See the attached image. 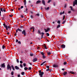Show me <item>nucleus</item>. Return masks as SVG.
<instances>
[{
  "instance_id": "obj_45",
  "label": "nucleus",
  "mask_w": 77,
  "mask_h": 77,
  "mask_svg": "<svg viewBox=\"0 0 77 77\" xmlns=\"http://www.w3.org/2000/svg\"><path fill=\"white\" fill-rule=\"evenodd\" d=\"M18 44H21V42L20 41H19L18 42Z\"/></svg>"
},
{
  "instance_id": "obj_19",
  "label": "nucleus",
  "mask_w": 77,
  "mask_h": 77,
  "mask_svg": "<svg viewBox=\"0 0 77 77\" xmlns=\"http://www.w3.org/2000/svg\"><path fill=\"white\" fill-rule=\"evenodd\" d=\"M49 9H50V8H49V7L47 8H45V9L46 10H49Z\"/></svg>"
},
{
  "instance_id": "obj_49",
  "label": "nucleus",
  "mask_w": 77,
  "mask_h": 77,
  "mask_svg": "<svg viewBox=\"0 0 77 77\" xmlns=\"http://www.w3.org/2000/svg\"><path fill=\"white\" fill-rule=\"evenodd\" d=\"M46 68H48V69H49L50 67H49L48 66H47Z\"/></svg>"
},
{
  "instance_id": "obj_3",
  "label": "nucleus",
  "mask_w": 77,
  "mask_h": 77,
  "mask_svg": "<svg viewBox=\"0 0 77 77\" xmlns=\"http://www.w3.org/2000/svg\"><path fill=\"white\" fill-rule=\"evenodd\" d=\"M22 33L24 36H26V30H23L22 31Z\"/></svg>"
},
{
  "instance_id": "obj_16",
  "label": "nucleus",
  "mask_w": 77,
  "mask_h": 77,
  "mask_svg": "<svg viewBox=\"0 0 77 77\" xmlns=\"http://www.w3.org/2000/svg\"><path fill=\"white\" fill-rule=\"evenodd\" d=\"M46 61H44L43 63H41V66L43 65H44V63H46Z\"/></svg>"
},
{
  "instance_id": "obj_39",
  "label": "nucleus",
  "mask_w": 77,
  "mask_h": 77,
  "mask_svg": "<svg viewBox=\"0 0 77 77\" xmlns=\"http://www.w3.org/2000/svg\"><path fill=\"white\" fill-rule=\"evenodd\" d=\"M32 69V68L30 67H29L28 68V70H31Z\"/></svg>"
},
{
  "instance_id": "obj_54",
  "label": "nucleus",
  "mask_w": 77,
  "mask_h": 77,
  "mask_svg": "<svg viewBox=\"0 0 77 77\" xmlns=\"http://www.w3.org/2000/svg\"><path fill=\"white\" fill-rule=\"evenodd\" d=\"M33 32H34V31H35V28H34L33 29Z\"/></svg>"
},
{
  "instance_id": "obj_22",
  "label": "nucleus",
  "mask_w": 77,
  "mask_h": 77,
  "mask_svg": "<svg viewBox=\"0 0 77 77\" xmlns=\"http://www.w3.org/2000/svg\"><path fill=\"white\" fill-rule=\"evenodd\" d=\"M30 56H33L34 55V54H33V53H30Z\"/></svg>"
},
{
  "instance_id": "obj_11",
  "label": "nucleus",
  "mask_w": 77,
  "mask_h": 77,
  "mask_svg": "<svg viewBox=\"0 0 77 77\" xmlns=\"http://www.w3.org/2000/svg\"><path fill=\"white\" fill-rule=\"evenodd\" d=\"M41 35H41L42 38H43V35H44V33L42 32V33H41Z\"/></svg>"
},
{
  "instance_id": "obj_57",
  "label": "nucleus",
  "mask_w": 77,
  "mask_h": 77,
  "mask_svg": "<svg viewBox=\"0 0 77 77\" xmlns=\"http://www.w3.org/2000/svg\"><path fill=\"white\" fill-rule=\"evenodd\" d=\"M28 10V9H27V8L26 7V11H27Z\"/></svg>"
},
{
  "instance_id": "obj_2",
  "label": "nucleus",
  "mask_w": 77,
  "mask_h": 77,
  "mask_svg": "<svg viewBox=\"0 0 77 77\" xmlns=\"http://www.w3.org/2000/svg\"><path fill=\"white\" fill-rule=\"evenodd\" d=\"M3 25L5 27L7 30H8V29H10V26H7L6 25V24L3 23Z\"/></svg>"
},
{
  "instance_id": "obj_12",
  "label": "nucleus",
  "mask_w": 77,
  "mask_h": 77,
  "mask_svg": "<svg viewBox=\"0 0 77 77\" xmlns=\"http://www.w3.org/2000/svg\"><path fill=\"white\" fill-rule=\"evenodd\" d=\"M15 69H20V68H19V67L17 66H15Z\"/></svg>"
},
{
  "instance_id": "obj_9",
  "label": "nucleus",
  "mask_w": 77,
  "mask_h": 77,
  "mask_svg": "<svg viewBox=\"0 0 77 77\" xmlns=\"http://www.w3.org/2000/svg\"><path fill=\"white\" fill-rule=\"evenodd\" d=\"M2 48L3 50H5V49H6V46L4 45H3L2 47Z\"/></svg>"
},
{
  "instance_id": "obj_43",
  "label": "nucleus",
  "mask_w": 77,
  "mask_h": 77,
  "mask_svg": "<svg viewBox=\"0 0 77 77\" xmlns=\"http://www.w3.org/2000/svg\"><path fill=\"white\" fill-rule=\"evenodd\" d=\"M36 15H37V17H39V14H36Z\"/></svg>"
},
{
  "instance_id": "obj_31",
  "label": "nucleus",
  "mask_w": 77,
  "mask_h": 77,
  "mask_svg": "<svg viewBox=\"0 0 77 77\" xmlns=\"http://www.w3.org/2000/svg\"><path fill=\"white\" fill-rule=\"evenodd\" d=\"M44 47V48H45V49H47V46H46V45H45H45Z\"/></svg>"
},
{
  "instance_id": "obj_38",
  "label": "nucleus",
  "mask_w": 77,
  "mask_h": 77,
  "mask_svg": "<svg viewBox=\"0 0 77 77\" xmlns=\"http://www.w3.org/2000/svg\"><path fill=\"white\" fill-rule=\"evenodd\" d=\"M41 54L42 55V56L44 55V54L43 52H42L41 53Z\"/></svg>"
},
{
  "instance_id": "obj_51",
  "label": "nucleus",
  "mask_w": 77,
  "mask_h": 77,
  "mask_svg": "<svg viewBox=\"0 0 77 77\" xmlns=\"http://www.w3.org/2000/svg\"><path fill=\"white\" fill-rule=\"evenodd\" d=\"M65 21H64L62 23V24H65Z\"/></svg>"
},
{
  "instance_id": "obj_4",
  "label": "nucleus",
  "mask_w": 77,
  "mask_h": 77,
  "mask_svg": "<svg viewBox=\"0 0 77 77\" xmlns=\"http://www.w3.org/2000/svg\"><path fill=\"white\" fill-rule=\"evenodd\" d=\"M7 69H9L10 71H11V66H10V65H9V64H8L7 66Z\"/></svg>"
},
{
  "instance_id": "obj_60",
  "label": "nucleus",
  "mask_w": 77,
  "mask_h": 77,
  "mask_svg": "<svg viewBox=\"0 0 77 77\" xmlns=\"http://www.w3.org/2000/svg\"><path fill=\"white\" fill-rule=\"evenodd\" d=\"M60 15H62V12H61L60 13Z\"/></svg>"
},
{
  "instance_id": "obj_15",
  "label": "nucleus",
  "mask_w": 77,
  "mask_h": 77,
  "mask_svg": "<svg viewBox=\"0 0 77 77\" xmlns=\"http://www.w3.org/2000/svg\"><path fill=\"white\" fill-rule=\"evenodd\" d=\"M17 30H18L19 32H22V30H21V29H19V28L17 29Z\"/></svg>"
},
{
  "instance_id": "obj_18",
  "label": "nucleus",
  "mask_w": 77,
  "mask_h": 77,
  "mask_svg": "<svg viewBox=\"0 0 77 77\" xmlns=\"http://www.w3.org/2000/svg\"><path fill=\"white\" fill-rule=\"evenodd\" d=\"M67 74V72H64L63 73V75H66V74Z\"/></svg>"
},
{
  "instance_id": "obj_46",
  "label": "nucleus",
  "mask_w": 77,
  "mask_h": 77,
  "mask_svg": "<svg viewBox=\"0 0 77 77\" xmlns=\"http://www.w3.org/2000/svg\"><path fill=\"white\" fill-rule=\"evenodd\" d=\"M65 16H63V20L65 19Z\"/></svg>"
},
{
  "instance_id": "obj_32",
  "label": "nucleus",
  "mask_w": 77,
  "mask_h": 77,
  "mask_svg": "<svg viewBox=\"0 0 77 77\" xmlns=\"http://www.w3.org/2000/svg\"><path fill=\"white\" fill-rule=\"evenodd\" d=\"M42 57L43 59H45V55H43Z\"/></svg>"
},
{
  "instance_id": "obj_29",
  "label": "nucleus",
  "mask_w": 77,
  "mask_h": 77,
  "mask_svg": "<svg viewBox=\"0 0 77 77\" xmlns=\"http://www.w3.org/2000/svg\"><path fill=\"white\" fill-rule=\"evenodd\" d=\"M2 12H3V8H1L0 10Z\"/></svg>"
},
{
  "instance_id": "obj_27",
  "label": "nucleus",
  "mask_w": 77,
  "mask_h": 77,
  "mask_svg": "<svg viewBox=\"0 0 77 77\" xmlns=\"http://www.w3.org/2000/svg\"><path fill=\"white\" fill-rule=\"evenodd\" d=\"M46 34L47 35V36H50V34L48 33H47Z\"/></svg>"
},
{
  "instance_id": "obj_47",
  "label": "nucleus",
  "mask_w": 77,
  "mask_h": 77,
  "mask_svg": "<svg viewBox=\"0 0 77 77\" xmlns=\"http://www.w3.org/2000/svg\"><path fill=\"white\" fill-rule=\"evenodd\" d=\"M51 2V0H49L48 2V3H49Z\"/></svg>"
},
{
  "instance_id": "obj_6",
  "label": "nucleus",
  "mask_w": 77,
  "mask_h": 77,
  "mask_svg": "<svg viewBox=\"0 0 77 77\" xmlns=\"http://www.w3.org/2000/svg\"><path fill=\"white\" fill-rule=\"evenodd\" d=\"M38 60V59L37 58H35L34 59L32 60L33 62H36V61Z\"/></svg>"
},
{
  "instance_id": "obj_30",
  "label": "nucleus",
  "mask_w": 77,
  "mask_h": 77,
  "mask_svg": "<svg viewBox=\"0 0 77 77\" xmlns=\"http://www.w3.org/2000/svg\"><path fill=\"white\" fill-rule=\"evenodd\" d=\"M24 16L23 15H21L20 16V17L22 18H24Z\"/></svg>"
},
{
  "instance_id": "obj_50",
  "label": "nucleus",
  "mask_w": 77,
  "mask_h": 77,
  "mask_svg": "<svg viewBox=\"0 0 77 77\" xmlns=\"http://www.w3.org/2000/svg\"><path fill=\"white\" fill-rule=\"evenodd\" d=\"M3 11H4V12H6V10H5V9L4 8L3 9Z\"/></svg>"
},
{
  "instance_id": "obj_55",
  "label": "nucleus",
  "mask_w": 77,
  "mask_h": 77,
  "mask_svg": "<svg viewBox=\"0 0 77 77\" xmlns=\"http://www.w3.org/2000/svg\"><path fill=\"white\" fill-rule=\"evenodd\" d=\"M23 6H21L20 7V9H23Z\"/></svg>"
},
{
  "instance_id": "obj_64",
  "label": "nucleus",
  "mask_w": 77,
  "mask_h": 77,
  "mask_svg": "<svg viewBox=\"0 0 77 77\" xmlns=\"http://www.w3.org/2000/svg\"><path fill=\"white\" fill-rule=\"evenodd\" d=\"M15 36H17V33L14 34V35Z\"/></svg>"
},
{
  "instance_id": "obj_61",
  "label": "nucleus",
  "mask_w": 77,
  "mask_h": 77,
  "mask_svg": "<svg viewBox=\"0 0 77 77\" xmlns=\"http://www.w3.org/2000/svg\"><path fill=\"white\" fill-rule=\"evenodd\" d=\"M71 11H74V10H73V9H72V8H71Z\"/></svg>"
},
{
  "instance_id": "obj_53",
  "label": "nucleus",
  "mask_w": 77,
  "mask_h": 77,
  "mask_svg": "<svg viewBox=\"0 0 77 77\" xmlns=\"http://www.w3.org/2000/svg\"><path fill=\"white\" fill-rule=\"evenodd\" d=\"M48 31H49L50 30V28H48L47 29Z\"/></svg>"
},
{
  "instance_id": "obj_42",
  "label": "nucleus",
  "mask_w": 77,
  "mask_h": 77,
  "mask_svg": "<svg viewBox=\"0 0 77 77\" xmlns=\"http://www.w3.org/2000/svg\"><path fill=\"white\" fill-rule=\"evenodd\" d=\"M18 42V40L16 39V42L17 43V42Z\"/></svg>"
},
{
  "instance_id": "obj_56",
  "label": "nucleus",
  "mask_w": 77,
  "mask_h": 77,
  "mask_svg": "<svg viewBox=\"0 0 77 77\" xmlns=\"http://www.w3.org/2000/svg\"><path fill=\"white\" fill-rule=\"evenodd\" d=\"M23 20L24 21H26V19H25V18H24L23 19Z\"/></svg>"
},
{
  "instance_id": "obj_1",
  "label": "nucleus",
  "mask_w": 77,
  "mask_h": 77,
  "mask_svg": "<svg viewBox=\"0 0 77 77\" xmlns=\"http://www.w3.org/2000/svg\"><path fill=\"white\" fill-rule=\"evenodd\" d=\"M39 75H40V77H42V76L43 75V74H44V73L43 72H41V70H40L39 71Z\"/></svg>"
},
{
  "instance_id": "obj_5",
  "label": "nucleus",
  "mask_w": 77,
  "mask_h": 77,
  "mask_svg": "<svg viewBox=\"0 0 77 77\" xmlns=\"http://www.w3.org/2000/svg\"><path fill=\"white\" fill-rule=\"evenodd\" d=\"M77 0H75V1H73V6H75V5H77Z\"/></svg>"
},
{
  "instance_id": "obj_63",
  "label": "nucleus",
  "mask_w": 77,
  "mask_h": 77,
  "mask_svg": "<svg viewBox=\"0 0 77 77\" xmlns=\"http://www.w3.org/2000/svg\"><path fill=\"white\" fill-rule=\"evenodd\" d=\"M49 70V69H46V71H48Z\"/></svg>"
},
{
  "instance_id": "obj_23",
  "label": "nucleus",
  "mask_w": 77,
  "mask_h": 77,
  "mask_svg": "<svg viewBox=\"0 0 77 77\" xmlns=\"http://www.w3.org/2000/svg\"><path fill=\"white\" fill-rule=\"evenodd\" d=\"M60 27V25H58V26H57V29H58V28H59Z\"/></svg>"
},
{
  "instance_id": "obj_8",
  "label": "nucleus",
  "mask_w": 77,
  "mask_h": 77,
  "mask_svg": "<svg viewBox=\"0 0 77 77\" xmlns=\"http://www.w3.org/2000/svg\"><path fill=\"white\" fill-rule=\"evenodd\" d=\"M61 48H65V45L63 44L62 45H61Z\"/></svg>"
},
{
  "instance_id": "obj_59",
  "label": "nucleus",
  "mask_w": 77,
  "mask_h": 77,
  "mask_svg": "<svg viewBox=\"0 0 77 77\" xmlns=\"http://www.w3.org/2000/svg\"><path fill=\"white\" fill-rule=\"evenodd\" d=\"M34 27H32L31 28H30V30H32V29H33Z\"/></svg>"
},
{
  "instance_id": "obj_37",
  "label": "nucleus",
  "mask_w": 77,
  "mask_h": 77,
  "mask_svg": "<svg viewBox=\"0 0 77 77\" xmlns=\"http://www.w3.org/2000/svg\"><path fill=\"white\" fill-rule=\"evenodd\" d=\"M30 17L31 18H34L32 15H31Z\"/></svg>"
},
{
  "instance_id": "obj_41",
  "label": "nucleus",
  "mask_w": 77,
  "mask_h": 77,
  "mask_svg": "<svg viewBox=\"0 0 77 77\" xmlns=\"http://www.w3.org/2000/svg\"><path fill=\"white\" fill-rule=\"evenodd\" d=\"M57 23H58V24H60V21L59 20L58 21Z\"/></svg>"
},
{
  "instance_id": "obj_35",
  "label": "nucleus",
  "mask_w": 77,
  "mask_h": 77,
  "mask_svg": "<svg viewBox=\"0 0 77 77\" xmlns=\"http://www.w3.org/2000/svg\"><path fill=\"white\" fill-rule=\"evenodd\" d=\"M21 74L22 75H24V72H22Z\"/></svg>"
},
{
  "instance_id": "obj_33",
  "label": "nucleus",
  "mask_w": 77,
  "mask_h": 77,
  "mask_svg": "<svg viewBox=\"0 0 77 77\" xmlns=\"http://www.w3.org/2000/svg\"><path fill=\"white\" fill-rule=\"evenodd\" d=\"M26 64L25 63H23V66L24 67H25L26 66Z\"/></svg>"
},
{
  "instance_id": "obj_62",
  "label": "nucleus",
  "mask_w": 77,
  "mask_h": 77,
  "mask_svg": "<svg viewBox=\"0 0 77 77\" xmlns=\"http://www.w3.org/2000/svg\"><path fill=\"white\" fill-rule=\"evenodd\" d=\"M18 77H20V75H18L17 76Z\"/></svg>"
},
{
  "instance_id": "obj_13",
  "label": "nucleus",
  "mask_w": 77,
  "mask_h": 77,
  "mask_svg": "<svg viewBox=\"0 0 77 77\" xmlns=\"http://www.w3.org/2000/svg\"><path fill=\"white\" fill-rule=\"evenodd\" d=\"M41 3V1L38 0L37 1L36 3V4H38V3Z\"/></svg>"
},
{
  "instance_id": "obj_28",
  "label": "nucleus",
  "mask_w": 77,
  "mask_h": 77,
  "mask_svg": "<svg viewBox=\"0 0 77 77\" xmlns=\"http://www.w3.org/2000/svg\"><path fill=\"white\" fill-rule=\"evenodd\" d=\"M45 32H48V31L46 29H45Z\"/></svg>"
},
{
  "instance_id": "obj_17",
  "label": "nucleus",
  "mask_w": 77,
  "mask_h": 77,
  "mask_svg": "<svg viewBox=\"0 0 77 77\" xmlns=\"http://www.w3.org/2000/svg\"><path fill=\"white\" fill-rule=\"evenodd\" d=\"M11 68L13 71H15V68H14L13 66H11Z\"/></svg>"
},
{
  "instance_id": "obj_36",
  "label": "nucleus",
  "mask_w": 77,
  "mask_h": 77,
  "mask_svg": "<svg viewBox=\"0 0 77 77\" xmlns=\"http://www.w3.org/2000/svg\"><path fill=\"white\" fill-rule=\"evenodd\" d=\"M66 64H67V63H66V62H64L63 63V65H66Z\"/></svg>"
},
{
  "instance_id": "obj_14",
  "label": "nucleus",
  "mask_w": 77,
  "mask_h": 77,
  "mask_svg": "<svg viewBox=\"0 0 77 77\" xmlns=\"http://www.w3.org/2000/svg\"><path fill=\"white\" fill-rule=\"evenodd\" d=\"M42 3L44 5H45V1H44V0H42Z\"/></svg>"
},
{
  "instance_id": "obj_10",
  "label": "nucleus",
  "mask_w": 77,
  "mask_h": 77,
  "mask_svg": "<svg viewBox=\"0 0 77 77\" xmlns=\"http://www.w3.org/2000/svg\"><path fill=\"white\" fill-rule=\"evenodd\" d=\"M2 67H3V68H5V63H3V64H2L1 65Z\"/></svg>"
},
{
  "instance_id": "obj_52",
  "label": "nucleus",
  "mask_w": 77,
  "mask_h": 77,
  "mask_svg": "<svg viewBox=\"0 0 77 77\" xmlns=\"http://www.w3.org/2000/svg\"><path fill=\"white\" fill-rule=\"evenodd\" d=\"M20 63H23V61H20Z\"/></svg>"
},
{
  "instance_id": "obj_40",
  "label": "nucleus",
  "mask_w": 77,
  "mask_h": 77,
  "mask_svg": "<svg viewBox=\"0 0 77 77\" xmlns=\"http://www.w3.org/2000/svg\"><path fill=\"white\" fill-rule=\"evenodd\" d=\"M11 74L12 75H14V72H12Z\"/></svg>"
},
{
  "instance_id": "obj_44",
  "label": "nucleus",
  "mask_w": 77,
  "mask_h": 77,
  "mask_svg": "<svg viewBox=\"0 0 77 77\" xmlns=\"http://www.w3.org/2000/svg\"><path fill=\"white\" fill-rule=\"evenodd\" d=\"M20 66L21 68L23 67V65L22 64H20Z\"/></svg>"
},
{
  "instance_id": "obj_34",
  "label": "nucleus",
  "mask_w": 77,
  "mask_h": 77,
  "mask_svg": "<svg viewBox=\"0 0 77 77\" xmlns=\"http://www.w3.org/2000/svg\"><path fill=\"white\" fill-rule=\"evenodd\" d=\"M16 61L17 63H19V60H18V59H16Z\"/></svg>"
},
{
  "instance_id": "obj_26",
  "label": "nucleus",
  "mask_w": 77,
  "mask_h": 77,
  "mask_svg": "<svg viewBox=\"0 0 77 77\" xmlns=\"http://www.w3.org/2000/svg\"><path fill=\"white\" fill-rule=\"evenodd\" d=\"M24 70H27V69H28V68L27 67H25L24 68Z\"/></svg>"
},
{
  "instance_id": "obj_25",
  "label": "nucleus",
  "mask_w": 77,
  "mask_h": 77,
  "mask_svg": "<svg viewBox=\"0 0 77 77\" xmlns=\"http://www.w3.org/2000/svg\"><path fill=\"white\" fill-rule=\"evenodd\" d=\"M38 34H39L40 35H41V32H40V31L39 30H38Z\"/></svg>"
},
{
  "instance_id": "obj_7",
  "label": "nucleus",
  "mask_w": 77,
  "mask_h": 77,
  "mask_svg": "<svg viewBox=\"0 0 77 77\" xmlns=\"http://www.w3.org/2000/svg\"><path fill=\"white\" fill-rule=\"evenodd\" d=\"M53 66L54 68H57L58 67V66L56 64H54L53 65Z\"/></svg>"
},
{
  "instance_id": "obj_24",
  "label": "nucleus",
  "mask_w": 77,
  "mask_h": 77,
  "mask_svg": "<svg viewBox=\"0 0 77 77\" xmlns=\"http://www.w3.org/2000/svg\"><path fill=\"white\" fill-rule=\"evenodd\" d=\"M48 55H50L51 54V52H48Z\"/></svg>"
},
{
  "instance_id": "obj_58",
  "label": "nucleus",
  "mask_w": 77,
  "mask_h": 77,
  "mask_svg": "<svg viewBox=\"0 0 77 77\" xmlns=\"http://www.w3.org/2000/svg\"><path fill=\"white\" fill-rule=\"evenodd\" d=\"M68 13L69 14H70V13H71V11H69V12H68Z\"/></svg>"
},
{
  "instance_id": "obj_48",
  "label": "nucleus",
  "mask_w": 77,
  "mask_h": 77,
  "mask_svg": "<svg viewBox=\"0 0 77 77\" xmlns=\"http://www.w3.org/2000/svg\"><path fill=\"white\" fill-rule=\"evenodd\" d=\"M9 17H13V15L12 14L9 15Z\"/></svg>"
},
{
  "instance_id": "obj_21",
  "label": "nucleus",
  "mask_w": 77,
  "mask_h": 77,
  "mask_svg": "<svg viewBox=\"0 0 77 77\" xmlns=\"http://www.w3.org/2000/svg\"><path fill=\"white\" fill-rule=\"evenodd\" d=\"M69 73H70V74H74V72H73L70 71L69 72Z\"/></svg>"
},
{
  "instance_id": "obj_20",
  "label": "nucleus",
  "mask_w": 77,
  "mask_h": 77,
  "mask_svg": "<svg viewBox=\"0 0 77 77\" xmlns=\"http://www.w3.org/2000/svg\"><path fill=\"white\" fill-rule=\"evenodd\" d=\"M23 2L24 3V5H26V0H24Z\"/></svg>"
}]
</instances>
